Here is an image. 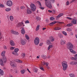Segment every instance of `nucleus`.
<instances>
[{"label":"nucleus","instance_id":"62","mask_svg":"<svg viewBox=\"0 0 77 77\" xmlns=\"http://www.w3.org/2000/svg\"><path fill=\"white\" fill-rule=\"evenodd\" d=\"M69 30H70V29L69 28H68L67 29V31H68V32H69Z\"/></svg>","mask_w":77,"mask_h":77},{"label":"nucleus","instance_id":"40","mask_svg":"<svg viewBox=\"0 0 77 77\" xmlns=\"http://www.w3.org/2000/svg\"><path fill=\"white\" fill-rule=\"evenodd\" d=\"M77 64V62H73V65H76Z\"/></svg>","mask_w":77,"mask_h":77},{"label":"nucleus","instance_id":"34","mask_svg":"<svg viewBox=\"0 0 77 77\" xmlns=\"http://www.w3.org/2000/svg\"><path fill=\"white\" fill-rule=\"evenodd\" d=\"M0 8H5V6L2 4H0Z\"/></svg>","mask_w":77,"mask_h":77},{"label":"nucleus","instance_id":"58","mask_svg":"<svg viewBox=\"0 0 77 77\" xmlns=\"http://www.w3.org/2000/svg\"><path fill=\"white\" fill-rule=\"evenodd\" d=\"M43 65H46V63L45 61L43 62Z\"/></svg>","mask_w":77,"mask_h":77},{"label":"nucleus","instance_id":"5","mask_svg":"<svg viewBox=\"0 0 77 77\" xmlns=\"http://www.w3.org/2000/svg\"><path fill=\"white\" fill-rule=\"evenodd\" d=\"M67 48L69 49V48H73V45L70 42L68 43L67 44Z\"/></svg>","mask_w":77,"mask_h":77},{"label":"nucleus","instance_id":"51","mask_svg":"<svg viewBox=\"0 0 77 77\" xmlns=\"http://www.w3.org/2000/svg\"><path fill=\"white\" fill-rule=\"evenodd\" d=\"M59 36H60V38H63V36H62V35H59Z\"/></svg>","mask_w":77,"mask_h":77},{"label":"nucleus","instance_id":"11","mask_svg":"<svg viewBox=\"0 0 77 77\" xmlns=\"http://www.w3.org/2000/svg\"><path fill=\"white\" fill-rule=\"evenodd\" d=\"M10 44L11 46H14L15 45V43L13 41L11 40L10 41Z\"/></svg>","mask_w":77,"mask_h":77},{"label":"nucleus","instance_id":"17","mask_svg":"<svg viewBox=\"0 0 77 77\" xmlns=\"http://www.w3.org/2000/svg\"><path fill=\"white\" fill-rule=\"evenodd\" d=\"M69 49L70 52L72 53H73V54H74V53H76V52L73 50L71 48H69Z\"/></svg>","mask_w":77,"mask_h":77},{"label":"nucleus","instance_id":"36","mask_svg":"<svg viewBox=\"0 0 77 77\" xmlns=\"http://www.w3.org/2000/svg\"><path fill=\"white\" fill-rule=\"evenodd\" d=\"M62 33H63V35H65V36H66V35H67V33L66 32L64 31V32H62Z\"/></svg>","mask_w":77,"mask_h":77},{"label":"nucleus","instance_id":"28","mask_svg":"<svg viewBox=\"0 0 77 77\" xmlns=\"http://www.w3.org/2000/svg\"><path fill=\"white\" fill-rule=\"evenodd\" d=\"M26 38L27 40H29V38L27 35H26Z\"/></svg>","mask_w":77,"mask_h":77},{"label":"nucleus","instance_id":"44","mask_svg":"<svg viewBox=\"0 0 77 77\" xmlns=\"http://www.w3.org/2000/svg\"><path fill=\"white\" fill-rule=\"evenodd\" d=\"M3 60H4V61L5 63H6V58H3Z\"/></svg>","mask_w":77,"mask_h":77},{"label":"nucleus","instance_id":"23","mask_svg":"<svg viewBox=\"0 0 77 77\" xmlns=\"http://www.w3.org/2000/svg\"><path fill=\"white\" fill-rule=\"evenodd\" d=\"M33 71L34 72H38V69L36 68H34L33 69Z\"/></svg>","mask_w":77,"mask_h":77},{"label":"nucleus","instance_id":"47","mask_svg":"<svg viewBox=\"0 0 77 77\" xmlns=\"http://www.w3.org/2000/svg\"><path fill=\"white\" fill-rule=\"evenodd\" d=\"M29 23V20H26L25 22V24H27V23Z\"/></svg>","mask_w":77,"mask_h":77},{"label":"nucleus","instance_id":"3","mask_svg":"<svg viewBox=\"0 0 77 77\" xmlns=\"http://www.w3.org/2000/svg\"><path fill=\"white\" fill-rule=\"evenodd\" d=\"M31 9L33 12H34L36 9V7L35 6V5L33 4H31L30 5Z\"/></svg>","mask_w":77,"mask_h":77},{"label":"nucleus","instance_id":"49","mask_svg":"<svg viewBox=\"0 0 77 77\" xmlns=\"http://www.w3.org/2000/svg\"><path fill=\"white\" fill-rule=\"evenodd\" d=\"M14 48H15V47H11L10 48V50H14Z\"/></svg>","mask_w":77,"mask_h":77},{"label":"nucleus","instance_id":"26","mask_svg":"<svg viewBox=\"0 0 77 77\" xmlns=\"http://www.w3.org/2000/svg\"><path fill=\"white\" fill-rule=\"evenodd\" d=\"M10 18L11 21H13L14 20V17L12 16L10 17Z\"/></svg>","mask_w":77,"mask_h":77},{"label":"nucleus","instance_id":"53","mask_svg":"<svg viewBox=\"0 0 77 77\" xmlns=\"http://www.w3.org/2000/svg\"><path fill=\"white\" fill-rule=\"evenodd\" d=\"M15 61H16V62H20V60H16Z\"/></svg>","mask_w":77,"mask_h":77},{"label":"nucleus","instance_id":"16","mask_svg":"<svg viewBox=\"0 0 77 77\" xmlns=\"http://www.w3.org/2000/svg\"><path fill=\"white\" fill-rule=\"evenodd\" d=\"M21 32L23 35H24L25 33V30L23 28H22V29L21 30Z\"/></svg>","mask_w":77,"mask_h":77},{"label":"nucleus","instance_id":"22","mask_svg":"<svg viewBox=\"0 0 77 77\" xmlns=\"http://www.w3.org/2000/svg\"><path fill=\"white\" fill-rule=\"evenodd\" d=\"M61 29V28L60 27H56L54 28V30H60V29Z\"/></svg>","mask_w":77,"mask_h":77},{"label":"nucleus","instance_id":"46","mask_svg":"<svg viewBox=\"0 0 77 77\" xmlns=\"http://www.w3.org/2000/svg\"><path fill=\"white\" fill-rule=\"evenodd\" d=\"M22 56H23L24 57H25V56H26V54H25L24 53H23L22 54Z\"/></svg>","mask_w":77,"mask_h":77},{"label":"nucleus","instance_id":"6","mask_svg":"<svg viewBox=\"0 0 77 77\" xmlns=\"http://www.w3.org/2000/svg\"><path fill=\"white\" fill-rule=\"evenodd\" d=\"M7 5L10 7L12 5V2L11 1H8L7 2Z\"/></svg>","mask_w":77,"mask_h":77},{"label":"nucleus","instance_id":"54","mask_svg":"<svg viewBox=\"0 0 77 77\" xmlns=\"http://www.w3.org/2000/svg\"><path fill=\"white\" fill-rule=\"evenodd\" d=\"M15 56H18V53H17V52H16L15 53V54H14Z\"/></svg>","mask_w":77,"mask_h":77},{"label":"nucleus","instance_id":"55","mask_svg":"<svg viewBox=\"0 0 77 77\" xmlns=\"http://www.w3.org/2000/svg\"><path fill=\"white\" fill-rule=\"evenodd\" d=\"M69 2L68 1L66 3V5H69Z\"/></svg>","mask_w":77,"mask_h":77},{"label":"nucleus","instance_id":"63","mask_svg":"<svg viewBox=\"0 0 77 77\" xmlns=\"http://www.w3.org/2000/svg\"><path fill=\"white\" fill-rule=\"evenodd\" d=\"M46 66H47L48 65V63H46Z\"/></svg>","mask_w":77,"mask_h":77},{"label":"nucleus","instance_id":"33","mask_svg":"<svg viewBox=\"0 0 77 77\" xmlns=\"http://www.w3.org/2000/svg\"><path fill=\"white\" fill-rule=\"evenodd\" d=\"M19 50V49H18V48H16L14 49V51H15V52H18Z\"/></svg>","mask_w":77,"mask_h":77},{"label":"nucleus","instance_id":"14","mask_svg":"<svg viewBox=\"0 0 77 77\" xmlns=\"http://www.w3.org/2000/svg\"><path fill=\"white\" fill-rule=\"evenodd\" d=\"M53 24H56V23H58L59 24H62L63 23H64L63 22H57L56 21H54V22H52Z\"/></svg>","mask_w":77,"mask_h":77},{"label":"nucleus","instance_id":"4","mask_svg":"<svg viewBox=\"0 0 77 77\" xmlns=\"http://www.w3.org/2000/svg\"><path fill=\"white\" fill-rule=\"evenodd\" d=\"M34 44L35 45H37L39 43V39L38 37H36L34 40Z\"/></svg>","mask_w":77,"mask_h":77},{"label":"nucleus","instance_id":"21","mask_svg":"<svg viewBox=\"0 0 77 77\" xmlns=\"http://www.w3.org/2000/svg\"><path fill=\"white\" fill-rule=\"evenodd\" d=\"M42 57L43 59H47V56L45 55H42Z\"/></svg>","mask_w":77,"mask_h":77},{"label":"nucleus","instance_id":"13","mask_svg":"<svg viewBox=\"0 0 77 77\" xmlns=\"http://www.w3.org/2000/svg\"><path fill=\"white\" fill-rule=\"evenodd\" d=\"M76 20L75 19H73L72 21H71L72 23L75 24H77V22H76Z\"/></svg>","mask_w":77,"mask_h":77},{"label":"nucleus","instance_id":"9","mask_svg":"<svg viewBox=\"0 0 77 77\" xmlns=\"http://www.w3.org/2000/svg\"><path fill=\"white\" fill-rule=\"evenodd\" d=\"M11 32L12 34H13L14 35H18V32L14 31V30H12Z\"/></svg>","mask_w":77,"mask_h":77},{"label":"nucleus","instance_id":"45","mask_svg":"<svg viewBox=\"0 0 77 77\" xmlns=\"http://www.w3.org/2000/svg\"><path fill=\"white\" fill-rule=\"evenodd\" d=\"M39 8L41 9H42V10H44V8L41 7H39Z\"/></svg>","mask_w":77,"mask_h":77},{"label":"nucleus","instance_id":"37","mask_svg":"<svg viewBox=\"0 0 77 77\" xmlns=\"http://www.w3.org/2000/svg\"><path fill=\"white\" fill-rule=\"evenodd\" d=\"M54 19V18L53 17H51L50 18V20H51V21H52Z\"/></svg>","mask_w":77,"mask_h":77},{"label":"nucleus","instance_id":"38","mask_svg":"<svg viewBox=\"0 0 77 77\" xmlns=\"http://www.w3.org/2000/svg\"><path fill=\"white\" fill-rule=\"evenodd\" d=\"M37 2L38 3V4L39 5V6H41V2L39 1H38Z\"/></svg>","mask_w":77,"mask_h":77},{"label":"nucleus","instance_id":"19","mask_svg":"<svg viewBox=\"0 0 77 77\" xmlns=\"http://www.w3.org/2000/svg\"><path fill=\"white\" fill-rule=\"evenodd\" d=\"M19 26H24V25L23 23V22H21V23H18Z\"/></svg>","mask_w":77,"mask_h":77},{"label":"nucleus","instance_id":"10","mask_svg":"<svg viewBox=\"0 0 77 77\" xmlns=\"http://www.w3.org/2000/svg\"><path fill=\"white\" fill-rule=\"evenodd\" d=\"M4 75V72L2 69H0V76H3Z\"/></svg>","mask_w":77,"mask_h":77},{"label":"nucleus","instance_id":"31","mask_svg":"<svg viewBox=\"0 0 77 77\" xmlns=\"http://www.w3.org/2000/svg\"><path fill=\"white\" fill-rule=\"evenodd\" d=\"M72 26V23L68 24L67 25V27H70V26Z\"/></svg>","mask_w":77,"mask_h":77},{"label":"nucleus","instance_id":"48","mask_svg":"<svg viewBox=\"0 0 77 77\" xmlns=\"http://www.w3.org/2000/svg\"><path fill=\"white\" fill-rule=\"evenodd\" d=\"M2 36L1 32H0V39H2Z\"/></svg>","mask_w":77,"mask_h":77},{"label":"nucleus","instance_id":"35","mask_svg":"<svg viewBox=\"0 0 77 77\" xmlns=\"http://www.w3.org/2000/svg\"><path fill=\"white\" fill-rule=\"evenodd\" d=\"M6 11H7V12H8V11H11V9L10 8H7L5 9Z\"/></svg>","mask_w":77,"mask_h":77},{"label":"nucleus","instance_id":"61","mask_svg":"<svg viewBox=\"0 0 77 77\" xmlns=\"http://www.w3.org/2000/svg\"><path fill=\"white\" fill-rule=\"evenodd\" d=\"M9 77H13V76L11 75V74H10L9 75Z\"/></svg>","mask_w":77,"mask_h":77},{"label":"nucleus","instance_id":"12","mask_svg":"<svg viewBox=\"0 0 77 77\" xmlns=\"http://www.w3.org/2000/svg\"><path fill=\"white\" fill-rule=\"evenodd\" d=\"M63 16V14L62 13L58 15V16H57V17L56 18V20H57V18L61 17H62V16Z\"/></svg>","mask_w":77,"mask_h":77},{"label":"nucleus","instance_id":"7","mask_svg":"<svg viewBox=\"0 0 77 77\" xmlns=\"http://www.w3.org/2000/svg\"><path fill=\"white\" fill-rule=\"evenodd\" d=\"M20 42H21L22 45H25L26 43L27 42V40H23V39H21L20 40Z\"/></svg>","mask_w":77,"mask_h":77},{"label":"nucleus","instance_id":"20","mask_svg":"<svg viewBox=\"0 0 77 77\" xmlns=\"http://www.w3.org/2000/svg\"><path fill=\"white\" fill-rule=\"evenodd\" d=\"M60 42H61V45H63L64 44H65V42L64 41H63L62 40V39H61V40Z\"/></svg>","mask_w":77,"mask_h":77},{"label":"nucleus","instance_id":"24","mask_svg":"<svg viewBox=\"0 0 77 77\" xmlns=\"http://www.w3.org/2000/svg\"><path fill=\"white\" fill-rule=\"evenodd\" d=\"M41 19V18L38 17V16H36V17L35 20H36L37 21H38V20H40Z\"/></svg>","mask_w":77,"mask_h":77},{"label":"nucleus","instance_id":"27","mask_svg":"<svg viewBox=\"0 0 77 77\" xmlns=\"http://www.w3.org/2000/svg\"><path fill=\"white\" fill-rule=\"evenodd\" d=\"M26 71V70H25V69H23V70H22L21 71V73L22 74H24V72H25Z\"/></svg>","mask_w":77,"mask_h":77},{"label":"nucleus","instance_id":"30","mask_svg":"<svg viewBox=\"0 0 77 77\" xmlns=\"http://www.w3.org/2000/svg\"><path fill=\"white\" fill-rule=\"evenodd\" d=\"M69 75L70 77H75V75H74L73 74H69Z\"/></svg>","mask_w":77,"mask_h":77},{"label":"nucleus","instance_id":"59","mask_svg":"<svg viewBox=\"0 0 77 77\" xmlns=\"http://www.w3.org/2000/svg\"><path fill=\"white\" fill-rule=\"evenodd\" d=\"M48 11L49 12H50V13H52V11H50V10H48Z\"/></svg>","mask_w":77,"mask_h":77},{"label":"nucleus","instance_id":"8","mask_svg":"<svg viewBox=\"0 0 77 77\" xmlns=\"http://www.w3.org/2000/svg\"><path fill=\"white\" fill-rule=\"evenodd\" d=\"M27 13L28 14H32V11L29 8L27 9Z\"/></svg>","mask_w":77,"mask_h":77},{"label":"nucleus","instance_id":"43","mask_svg":"<svg viewBox=\"0 0 77 77\" xmlns=\"http://www.w3.org/2000/svg\"><path fill=\"white\" fill-rule=\"evenodd\" d=\"M66 18L68 19V20H72V18L70 17H67Z\"/></svg>","mask_w":77,"mask_h":77},{"label":"nucleus","instance_id":"39","mask_svg":"<svg viewBox=\"0 0 77 77\" xmlns=\"http://www.w3.org/2000/svg\"><path fill=\"white\" fill-rule=\"evenodd\" d=\"M47 43L48 44H50V43H51V42H50V40H47Z\"/></svg>","mask_w":77,"mask_h":77},{"label":"nucleus","instance_id":"18","mask_svg":"<svg viewBox=\"0 0 77 77\" xmlns=\"http://www.w3.org/2000/svg\"><path fill=\"white\" fill-rule=\"evenodd\" d=\"M49 38L50 39H51V40L52 42H53V41H54V38L53 37H49Z\"/></svg>","mask_w":77,"mask_h":77},{"label":"nucleus","instance_id":"29","mask_svg":"<svg viewBox=\"0 0 77 77\" xmlns=\"http://www.w3.org/2000/svg\"><path fill=\"white\" fill-rule=\"evenodd\" d=\"M39 25H38L36 27V31H37V30H39Z\"/></svg>","mask_w":77,"mask_h":77},{"label":"nucleus","instance_id":"52","mask_svg":"<svg viewBox=\"0 0 77 77\" xmlns=\"http://www.w3.org/2000/svg\"><path fill=\"white\" fill-rule=\"evenodd\" d=\"M75 0H72V1H70V3H72L74 2V1H75Z\"/></svg>","mask_w":77,"mask_h":77},{"label":"nucleus","instance_id":"41","mask_svg":"<svg viewBox=\"0 0 77 77\" xmlns=\"http://www.w3.org/2000/svg\"><path fill=\"white\" fill-rule=\"evenodd\" d=\"M20 9H25V7L24 6H22L20 7Z\"/></svg>","mask_w":77,"mask_h":77},{"label":"nucleus","instance_id":"50","mask_svg":"<svg viewBox=\"0 0 77 77\" xmlns=\"http://www.w3.org/2000/svg\"><path fill=\"white\" fill-rule=\"evenodd\" d=\"M1 54L2 56H5V54H4L3 53H2Z\"/></svg>","mask_w":77,"mask_h":77},{"label":"nucleus","instance_id":"60","mask_svg":"<svg viewBox=\"0 0 77 77\" xmlns=\"http://www.w3.org/2000/svg\"><path fill=\"white\" fill-rule=\"evenodd\" d=\"M52 24H53V23L52 22H51L50 23H49V25H50V26H51V25H52Z\"/></svg>","mask_w":77,"mask_h":77},{"label":"nucleus","instance_id":"25","mask_svg":"<svg viewBox=\"0 0 77 77\" xmlns=\"http://www.w3.org/2000/svg\"><path fill=\"white\" fill-rule=\"evenodd\" d=\"M11 66H13V67H14L15 66V64L14 63H13L12 62H11Z\"/></svg>","mask_w":77,"mask_h":77},{"label":"nucleus","instance_id":"15","mask_svg":"<svg viewBox=\"0 0 77 77\" xmlns=\"http://www.w3.org/2000/svg\"><path fill=\"white\" fill-rule=\"evenodd\" d=\"M0 64L2 66L4 65V63H3V61L2 59H0Z\"/></svg>","mask_w":77,"mask_h":77},{"label":"nucleus","instance_id":"56","mask_svg":"<svg viewBox=\"0 0 77 77\" xmlns=\"http://www.w3.org/2000/svg\"><path fill=\"white\" fill-rule=\"evenodd\" d=\"M51 2H52V3H54V0H50Z\"/></svg>","mask_w":77,"mask_h":77},{"label":"nucleus","instance_id":"1","mask_svg":"<svg viewBox=\"0 0 77 77\" xmlns=\"http://www.w3.org/2000/svg\"><path fill=\"white\" fill-rule=\"evenodd\" d=\"M45 1V3L46 6L49 8V9H51L52 8V5L51 3V2L49 0H44Z\"/></svg>","mask_w":77,"mask_h":77},{"label":"nucleus","instance_id":"57","mask_svg":"<svg viewBox=\"0 0 77 77\" xmlns=\"http://www.w3.org/2000/svg\"><path fill=\"white\" fill-rule=\"evenodd\" d=\"M73 63H74V62H71L70 63V65H73Z\"/></svg>","mask_w":77,"mask_h":77},{"label":"nucleus","instance_id":"42","mask_svg":"<svg viewBox=\"0 0 77 77\" xmlns=\"http://www.w3.org/2000/svg\"><path fill=\"white\" fill-rule=\"evenodd\" d=\"M40 69H41V70H42V71H44V68H43V67H40Z\"/></svg>","mask_w":77,"mask_h":77},{"label":"nucleus","instance_id":"2","mask_svg":"<svg viewBox=\"0 0 77 77\" xmlns=\"http://www.w3.org/2000/svg\"><path fill=\"white\" fill-rule=\"evenodd\" d=\"M62 66L63 67V69L64 71H66L68 67V65H67V63L65 61H63L62 63Z\"/></svg>","mask_w":77,"mask_h":77},{"label":"nucleus","instance_id":"64","mask_svg":"<svg viewBox=\"0 0 77 77\" xmlns=\"http://www.w3.org/2000/svg\"><path fill=\"white\" fill-rule=\"evenodd\" d=\"M47 69H50V67H49V66H47Z\"/></svg>","mask_w":77,"mask_h":77},{"label":"nucleus","instance_id":"32","mask_svg":"<svg viewBox=\"0 0 77 77\" xmlns=\"http://www.w3.org/2000/svg\"><path fill=\"white\" fill-rule=\"evenodd\" d=\"M51 47H52V45H49L48 48V50H50V48H51Z\"/></svg>","mask_w":77,"mask_h":77}]
</instances>
